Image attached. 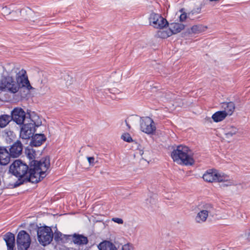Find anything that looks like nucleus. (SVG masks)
I'll return each instance as SVG.
<instances>
[{
    "label": "nucleus",
    "instance_id": "f257e3e1",
    "mask_svg": "<svg viewBox=\"0 0 250 250\" xmlns=\"http://www.w3.org/2000/svg\"><path fill=\"white\" fill-rule=\"evenodd\" d=\"M33 89L25 69L9 64L0 80V90L12 94L17 93L21 88Z\"/></svg>",
    "mask_w": 250,
    "mask_h": 250
},
{
    "label": "nucleus",
    "instance_id": "f03ea898",
    "mask_svg": "<svg viewBox=\"0 0 250 250\" xmlns=\"http://www.w3.org/2000/svg\"><path fill=\"white\" fill-rule=\"evenodd\" d=\"M50 165V158L48 156L42 158L40 161H31L30 163L29 181L36 183L42 180L46 176Z\"/></svg>",
    "mask_w": 250,
    "mask_h": 250
},
{
    "label": "nucleus",
    "instance_id": "7ed1b4c3",
    "mask_svg": "<svg viewBox=\"0 0 250 250\" xmlns=\"http://www.w3.org/2000/svg\"><path fill=\"white\" fill-rule=\"evenodd\" d=\"M171 157L175 162L185 165H192L194 161L192 152L186 146L180 145L171 152Z\"/></svg>",
    "mask_w": 250,
    "mask_h": 250
},
{
    "label": "nucleus",
    "instance_id": "20e7f679",
    "mask_svg": "<svg viewBox=\"0 0 250 250\" xmlns=\"http://www.w3.org/2000/svg\"><path fill=\"white\" fill-rule=\"evenodd\" d=\"M12 13L9 15L8 19L10 21L17 20L21 15L22 19L31 22H36L39 16L30 8L26 7L21 10H12Z\"/></svg>",
    "mask_w": 250,
    "mask_h": 250
},
{
    "label": "nucleus",
    "instance_id": "39448f33",
    "mask_svg": "<svg viewBox=\"0 0 250 250\" xmlns=\"http://www.w3.org/2000/svg\"><path fill=\"white\" fill-rule=\"evenodd\" d=\"M9 171L18 178L24 176L29 181V169L28 166L21 160H15L10 166Z\"/></svg>",
    "mask_w": 250,
    "mask_h": 250
},
{
    "label": "nucleus",
    "instance_id": "423d86ee",
    "mask_svg": "<svg viewBox=\"0 0 250 250\" xmlns=\"http://www.w3.org/2000/svg\"><path fill=\"white\" fill-rule=\"evenodd\" d=\"M38 239L42 245L45 246L50 243L53 239V232L48 227H41L37 231Z\"/></svg>",
    "mask_w": 250,
    "mask_h": 250
},
{
    "label": "nucleus",
    "instance_id": "0eeeda50",
    "mask_svg": "<svg viewBox=\"0 0 250 250\" xmlns=\"http://www.w3.org/2000/svg\"><path fill=\"white\" fill-rule=\"evenodd\" d=\"M17 243L19 250H27L31 243L29 235L24 230L20 231L17 236Z\"/></svg>",
    "mask_w": 250,
    "mask_h": 250
},
{
    "label": "nucleus",
    "instance_id": "6e6552de",
    "mask_svg": "<svg viewBox=\"0 0 250 250\" xmlns=\"http://www.w3.org/2000/svg\"><path fill=\"white\" fill-rule=\"evenodd\" d=\"M149 21L150 25L156 28H162L168 24L166 19L162 17L160 14L154 12L150 14Z\"/></svg>",
    "mask_w": 250,
    "mask_h": 250
},
{
    "label": "nucleus",
    "instance_id": "1a4fd4ad",
    "mask_svg": "<svg viewBox=\"0 0 250 250\" xmlns=\"http://www.w3.org/2000/svg\"><path fill=\"white\" fill-rule=\"evenodd\" d=\"M213 210V207L210 204H206L203 207V208L197 214L195 220L196 223L202 224L205 222L208 216Z\"/></svg>",
    "mask_w": 250,
    "mask_h": 250
},
{
    "label": "nucleus",
    "instance_id": "9d476101",
    "mask_svg": "<svg viewBox=\"0 0 250 250\" xmlns=\"http://www.w3.org/2000/svg\"><path fill=\"white\" fill-rule=\"evenodd\" d=\"M140 128L142 131L149 134L153 133L156 130V126L152 119L146 117L141 119Z\"/></svg>",
    "mask_w": 250,
    "mask_h": 250
},
{
    "label": "nucleus",
    "instance_id": "9b49d317",
    "mask_svg": "<svg viewBox=\"0 0 250 250\" xmlns=\"http://www.w3.org/2000/svg\"><path fill=\"white\" fill-rule=\"evenodd\" d=\"M11 120H13L17 124L21 125L24 124L26 120H28L26 117L25 112L20 107H16L11 111L10 116Z\"/></svg>",
    "mask_w": 250,
    "mask_h": 250
},
{
    "label": "nucleus",
    "instance_id": "f8f14e48",
    "mask_svg": "<svg viewBox=\"0 0 250 250\" xmlns=\"http://www.w3.org/2000/svg\"><path fill=\"white\" fill-rule=\"evenodd\" d=\"M35 124L34 122L24 124L21 129L20 137L25 140L32 137L35 130Z\"/></svg>",
    "mask_w": 250,
    "mask_h": 250
},
{
    "label": "nucleus",
    "instance_id": "ddd939ff",
    "mask_svg": "<svg viewBox=\"0 0 250 250\" xmlns=\"http://www.w3.org/2000/svg\"><path fill=\"white\" fill-rule=\"evenodd\" d=\"M222 173L218 172L216 170L209 169L203 175V179L208 182H218Z\"/></svg>",
    "mask_w": 250,
    "mask_h": 250
},
{
    "label": "nucleus",
    "instance_id": "4468645a",
    "mask_svg": "<svg viewBox=\"0 0 250 250\" xmlns=\"http://www.w3.org/2000/svg\"><path fill=\"white\" fill-rule=\"evenodd\" d=\"M22 147V145L20 141L16 142L9 149L10 156L14 158L19 157L21 154Z\"/></svg>",
    "mask_w": 250,
    "mask_h": 250
},
{
    "label": "nucleus",
    "instance_id": "2eb2a0df",
    "mask_svg": "<svg viewBox=\"0 0 250 250\" xmlns=\"http://www.w3.org/2000/svg\"><path fill=\"white\" fill-rule=\"evenodd\" d=\"M10 154L5 148L0 147V165H6L9 163Z\"/></svg>",
    "mask_w": 250,
    "mask_h": 250
},
{
    "label": "nucleus",
    "instance_id": "dca6fc26",
    "mask_svg": "<svg viewBox=\"0 0 250 250\" xmlns=\"http://www.w3.org/2000/svg\"><path fill=\"white\" fill-rule=\"evenodd\" d=\"M220 177L218 182L222 183L220 186L222 188L230 187L235 185V182L229 179L228 175L222 173Z\"/></svg>",
    "mask_w": 250,
    "mask_h": 250
},
{
    "label": "nucleus",
    "instance_id": "f3484780",
    "mask_svg": "<svg viewBox=\"0 0 250 250\" xmlns=\"http://www.w3.org/2000/svg\"><path fill=\"white\" fill-rule=\"evenodd\" d=\"M3 239L6 242L8 250H13L15 244V235L11 232H7L4 235Z\"/></svg>",
    "mask_w": 250,
    "mask_h": 250
},
{
    "label": "nucleus",
    "instance_id": "a211bd4d",
    "mask_svg": "<svg viewBox=\"0 0 250 250\" xmlns=\"http://www.w3.org/2000/svg\"><path fill=\"white\" fill-rule=\"evenodd\" d=\"M222 107L224 109L223 112L226 114V116H231L235 108V104L232 102L223 103Z\"/></svg>",
    "mask_w": 250,
    "mask_h": 250
},
{
    "label": "nucleus",
    "instance_id": "6ab92c4d",
    "mask_svg": "<svg viewBox=\"0 0 250 250\" xmlns=\"http://www.w3.org/2000/svg\"><path fill=\"white\" fill-rule=\"evenodd\" d=\"M46 140V137L43 134H36L32 137L31 144L34 146H40Z\"/></svg>",
    "mask_w": 250,
    "mask_h": 250
},
{
    "label": "nucleus",
    "instance_id": "aec40b11",
    "mask_svg": "<svg viewBox=\"0 0 250 250\" xmlns=\"http://www.w3.org/2000/svg\"><path fill=\"white\" fill-rule=\"evenodd\" d=\"M167 25L168 26L172 35L177 34L185 28L184 24L178 22H172Z\"/></svg>",
    "mask_w": 250,
    "mask_h": 250
},
{
    "label": "nucleus",
    "instance_id": "412c9836",
    "mask_svg": "<svg viewBox=\"0 0 250 250\" xmlns=\"http://www.w3.org/2000/svg\"><path fill=\"white\" fill-rule=\"evenodd\" d=\"M99 250H118L115 245L108 241L100 243L98 246Z\"/></svg>",
    "mask_w": 250,
    "mask_h": 250
},
{
    "label": "nucleus",
    "instance_id": "4be33fe9",
    "mask_svg": "<svg viewBox=\"0 0 250 250\" xmlns=\"http://www.w3.org/2000/svg\"><path fill=\"white\" fill-rule=\"evenodd\" d=\"M207 28V26H204L202 24H196L192 26L189 29L188 33L189 34H200L205 31Z\"/></svg>",
    "mask_w": 250,
    "mask_h": 250
},
{
    "label": "nucleus",
    "instance_id": "5701e85b",
    "mask_svg": "<svg viewBox=\"0 0 250 250\" xmlns=\"http://www.w3.org/2000/svg\"><path fill=\"white\" fill-rule=\"evenodd\" d=\"M171 35L172 34L169 28L167 29L165 28V27H163L162 28H160V30L157 31L155 36L157 38L166 39Z\"/></svg>",
    "mask_w": 250,
    "mask_h": 250
},
{
    "label": "nucleus",
    "instance_id": "b1692460",
    "mask_svg": "<svg viewBox=\"0 0 250 250\" xmlns=\"http://www.w3.org/2000/svg\"><path fill=\"white\" fill-rule=\"evenodd\" d=\"M238 131V129L232 125H228L225 128V137L227 139H229L234 135L236 134Z\"/></svg>",
    "mask_w": 250,
    "mask_h": 250
},
{
    "label": "nucleus",
    "instance_id": "393cba45",
    "mask_svg": "<svg viewBox=\"0 0 250 250\" xmlns=\"http://www.w3.org/2000/svg\"><path fill=\"white\" fill-rule=\"evenodd\" d=\"M73 241L75 244L80 245H85L88 243L87 238L80 234H74L73 238Z\"/></svg>",
    "mask_w": 250,
    "mask_h": 250
},
{
    "label": "nucleus",
    "instance_id": "a878e982",
    "mask_svg": "<svg viewBox=\"0 0 250 250\" xmlns=\"http://www.w3.org/2000/svg\"><path fill=\"white\" fill-rule=\"evenodd\" d=\"M226 117V114L223 111H219L214 113L211 118L214 122L217 123L223 121Z\"/></svg>",
    "mask_w": 250,
    "mask_h": 250
},
{
    "label": "nucleus",
    "instance_id": "bb28decb",
    "mask_svg": "<svg viewBox=\"0 0 250 250\" xmlns=\"http://www.w3.org/2000/svg\"><path fill=\"white\" fill-rule=\"evenodd\" d=\"M11 121V118L10 115H1L0 116V127H5Z\"/></svg>",
    "mask_w": 250,
    "mask_h": 250
},
{
    "label": "nucleus",
    "instance_id": "cd10ccee",
    "mask_svg": "<svg viewBox=\"0 0 250 250\" xmlns=\"http://www.w3.org/2000/svg\"><path fill=\"white\" fill-rule=\"evenodd\" d=\"M121 138L124 141L127 142H129V143L133 141L130 134L127 133L123 134L121 136Z\"/></svg>",
    "mask_w": 250,
    "mask_h": 250
},
{
    "label": "nucleus",
    "instance_id": "c85d7f7f",
    "mask_svg": "<svg viewBox=\"0 0 250 250\" xmlns=\"http://www.w3.org/2000/svg\"><path fill=\"white\" fill-rule=\"evenodd\" d=\"M26 154L27 157L30 160L35 158V152L33 149H28L26 151Z\"/></svg>",
    "mask_w": 250,
    "mask_h": 250
},
{
    "label": "nucleus",
    "instance_id": "c756f323",
    "mask_svg": "<svg viewBox=\"0 0 250 250\" xmlns=\"http://www.w3.org/2000/svg\"><path fill=\"white\" fill-rule=\"evenodd\" d=\"M12 10V9H11V7L9 8L7 6L3 7L2 8V13L4 16H7L8 17L9 16V15L11 14V13H12V12H11Z\"/></svg>",
    "mask_w": 250,
    "mask_h": 250
},
{
    "label": "nucleus",
    "instance_id": "7c9ffc66",
    "mask_svg": "<svg viewBox=\"0 0 250 250\" xmlns=\"http://www.w3.org/2000/svg\"><path fill=\"white\" fill-rule=\"evenodd\" d=\"M180 12L181 13L179 16L180 21H184L187 18H188V14H187L185 12H183V9L180 10Z\"/></svg>",
    "mask_w": 250,
    "mask_h": 250
},
{
    "label": "nucleus",
    "instance_id": "2f4dec72",
    "mask_svg": "<svg viewBox=\"0 0 250 250\" xmlns=\"http://www.w3.org/2000/svg\"><path fill=\"white\" fill-rule=\"evenodd\" d=\"M111 220L119 224H123L124 223L123 220L120 218L114 217L111 219Z\"/></svg>",
    "mask_w": 250,
    "mask_h": 250
},
{
    "label": "nucleus",
    "instance_id": "473e14b6",
    "mask_svg": "<svg viewBox=\"0 0 250 250\" xmlns=\"http://www.w3.org/2000/svg\"><path fill=\"white\" fill-rule=\"evenodd\" d=\"M87 159L89 163V166H94L95 164V158L93 157H87Z\"/></svg>",
    "mask_w": 250,
    "mask_h": 250
},
{
    "label": "nucleus",
    "instance_id": "72a5a7b5",
    "mask_svg": "<svg viewBox=\"0 0 250 250\" xmlns=\"http://www.w3.org/2000/svg\"><path fill=\"white\" fill-rule=\"evenodd\" d=\"M133 247L129 244H125L122 246V250H132Z\"/></svg>",
    "mask_w": 250,
    "mask_h": 250
},
{
    "label": "nucleus",
    "instance_id": "f704fd0d",
    "mask_svg": "<svg viewBox=\"0 0 250 250\" xmlns=\"http://www.w3.org/2000/svg\"><path fill=\"white\" fill-rule=\"evenodd\" d=\"M194 13L191 12V11L188 13V18L191 20H194L195 19L199 18V17L195 16Z\"/></svg>",
    "mask_w": 250,
    "mask_h": 250
},
{
    "label": "nucleus",
    "instance_id": "c9c22d12",
    "mask_svg": "<svg viewBox=\"0 0 250 250\" xmlns=\"http://www.w3.org/2000/svg\"><path fill=\"white\" fill-rule=\"evenodd\" d=\"M201 11V8H197L196 9H194L192 10L191 12L194 13L195 15H197L200 13Z\"/></svg>",
    "mask_w": 250,
    "mask_h": 250
},
{
    "label": "nucleus",
    "instance_id": "e433bc0d",
    "mask_svg": "<svg viewBox=\"0 0 250 250\" xmlns=\"http://www.w3.org/2000/svg\"><path fill=\"white\" fill-rule=\"evenodd\" d=\"M109 91L110 93H113V94H116V93H119V90H118L117 89H109Z\"/></svg>",
    "mask_w": 250,
    "mask_h": 250
},
{
    "label": "nucleus",
    "instance_id": "4c0bfd02",
    "mask_svg": "<svg viewBox=\"0 0 250 250\" xmlns=\"http://www.w3.org/2000/svg\"><path fill=\"white\" fill-rule=\"evenodd\" d=\"M41 83H42V80L41 81Z\"/></svg>",
    "mask_w": 250,
    "mask_h": 250
}]
</instances>
